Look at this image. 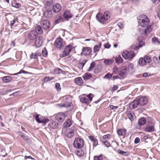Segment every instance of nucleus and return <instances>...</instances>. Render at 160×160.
<instances>
[{
	"label": "nucleus",
	"instance_id": "c756f323",
	"mask_svg": "<svg viewBox=\"0 0 160 160\" xmlns=\"http://www.w3.org/2000/svg\"><path fill=\"white\" fill-rule=\"evenodd\" d=\"M145 42L143 41H141L139 42V44L138 46H132V48L134 50H138L140 48L142 47L143 45H144Z\"/></svg>",
	"mask_w": 160,
	"mask_h": 160
},
{
	"label": "nucleus",
	"instance_id": "680f3d73",
	"mask_svg": "<svg viewBox=\"0 0 160 160\" xmlns=\"http://www.w3.org/2000/svg\"><path fill=\"white\" fill-rule=\"evenodd\" d=\"M117 25L121 29H123L124 28V25L121 22H118Z\"/></svg>",
	"mask_w": 160,
	"mask_h": 160
},
{
	"label": "nucleus",
	"instance_id": "7ed1b4c3",
	"mask_svg": "<svg viewBox=\"0 0 160 160\" xmlns=\"http://www.w3.org/2000/svg\"><path fill=\"white\" fill-rule=\"evenodd\" d=\"M155 123L152 121H148L146 127L144 128V131L148 132H152L155 131Z\"/></svg>",
	"mask_w": 160,
	"mask_h": 160
},
{
	"label": "nucleus",
	"instance_id": "de8ad7c7",
	"mask_svg": "<svg viewBox=\"0 0 160 160\" xmlns=\"http://www.w3.org/2000/svg\"><path fill=\"white\" fill-rule=\"evenodd\" d=\"M96 65V64L94 62H92L90 64V66L89 68L88 69V71H91L93 68L95 67Z\"/></svg>",
	"mask_w": 160,
	"mask_h": 160
},
{
	"label": "nucleus",
	"instance_id": "4c0bfd02",
	"mask_svg": "<svg viewBox=\"0 0 160 160\" xmlns=\"http://www.w3.org/2000/svg\"><path fill=\"white\" fill-rule=\"evenodd\" d=\"M41 53L38 52H37L34 53H32L31 55L30 58L31 59L36 58H37L38 56H40Z\"/></svg>",
	"mask_w": 160,
	"mask_h": 160
},
{
	"label": "nucleus",
	"instance_id": "f704fd0d",
	"mask_svg": "<svg viewBox=\"0 0 160 160\" xmlns=\"http://www.w3.org/2000/svg\"><path fill=\"white\" fill-rule=\"evenodd\" d=\"M35 31L37 33V34H41L43 32L41 26H38L35 28Z\"/></svg>",
	"mask_w": 160,
	"mask_h": 160
},
{
	"label": "nucleus",
	"instance_id": "a18cd8bd",
	"mask_svg": "<svg viewBox=\"0 0 160 160\" xmlns=\"http://www.w3.org/2000/svg\"><path fill=\"white\" fill-rule=\"evenodd\" d=\"M42 55L44 57H46L48 55L47 51L45 48H43L42 50Z\"/></svg>",
	"mask_w": 160,
	"mask_h": 160
},
{
	"label": "nucleus",
	"instance_id": "393cba45",
	"mask_svg": "<svg viewBox=\"0 0 160 160\" xmlns=\"http://www.w3.org/2000/svg\"><path fill=\"white\" fill-rule=\"evenodd\" d=\"M75 81L76 84L79 86L81 85L83 83V81L82 78L80 77L76 78Z\"/></svg>",
	"mask_w": 160,
	"mask_h": 160
},
{
	"label": "nucleus",
	"instance_id": "774afa93",
	"mask_svg": "<svg viewBox=\"0 0 160 160\" xmlns=\"http://www.w3.org/2000/svg\"><path fill=\"white\" fill-rule=\"evenodd\" d=\"M140 141V139L138 138H136L135 140H134V143L136 144L138 143Z\"/></svg>",
	"mask_w": 160,
	"mask_h": 160
},
{
	"label": "nucleus",
	"instance_id": "13d9d810",
	"mask_svg": "<svg viewBox=\"0 0 160 160\" xmlns=\"http://www.w3.org/2000/svg\"><path fill=\"white\" fill-rule=\"evenodd\" d=\"M111 137V135L110 134H107L103 136L102 138L103 139H109Z\"/></svg>",
	"mask_w": 160,
	"mask_h": 160
},
{
	"label": "nucleus",
	"instance_id": "864d4df0",
	"mask_svg": "<svg viewBox=\"0 0 160 160\" xmlns=\"http://www.w3.org/2000/svg\"><path fill=\"white\" fill-rule=\"evenodd\" d=\"M55 72L56 73H57L58 74L62 73H64L63 72H65L64 71H63L61 69H60V68H59L56 69L55 70Z\"/></svg>",
	"mask_w": 160,
	"mask_h": 160
},
{
	"label": "nucleus",
	"instance_id": "49530a36",
	"mask_svg": "<svg viewBox=\"0 0 160 160\" xmlns=\"http://www.w3.org/2000/svg\"><path fill=\"white\" fill-rule=\"evenodd\" d=\"M42 121H40L38 120V123H46L48 122L49 121V120L47 118H42Z\"/></svg>",
	"mask_w": 160,
	"mask_h": 160
},
{
	"label": "nucleus",
	"instance_id": "6e6552de",
	"mask_svg": "<svg viewBox=\"0 0 160 160\" xmlns=\"http://www.w3.org/2000/svg\"><path fill=\"white\" fill-rule=\"evenodd\" d=\"M38 36L37 33L34 30H32L29 32L27 36L28 38L30 40H33L36 39Z\"/></svg>",
	"mask_w": 160,
	"mask_h": 160
},
{
	"label": "nucleus",
	"instance_id": "a19ab883",
	"mask_svg": "<svg viewBox=\"0 0 160 160\" xmlns=\"http://www.w3.org/2000/svg\"><path fill=\"white\" fill-rule=\"evenodd\" d=\"M118 152L120 154H122L124 156H127L129 155L128 152H124L122 150L118 149Z\"/></svg>",
	"mask_w": 160,
	"mask_h": 160
},
{
	"label": "nucleus",
	"instance_id": "37998d69",
	"mask_svg": "<svg viewBox=\"0 0 160 160\" xmlns=\"http://www.w3.org/2000/svg\"><path fill=\"white\" fill-rule=\"evenodd\" d=\"M139 64L141 66H143L145 65L146 63L145 62L144 59L142 58H141L139 60Z\"/></svg>",
	"mask_w": 160,
	"mask_h": 160
},
{
	"label": "nucleus",
	"instance_id": "b1692460",
	"mask_svg": "<svg viewBox=\"0 0 160 160\" xmlns=\"http://www.w3.org/2000/svg\"><path fill=\"white\" fill-rule=\"evenodd\" d=\"M146 122V120L145 118H140L138 122V125L142 126L144 125Z\"/></svg>",
	"mask_w": 160,
	"mask_h": 160
},
{
	"label": "nucleus",
	"instance_id": "e433bc0d",
	"mask_svg": "<svg viewBox=\"0 0 160 160\" xmlns=\"http://www.w3.org/2000/svg\"><path fill=\"white\" fill-rule=\"evenodd\" d=\"M102 44L101 42H100L98 44L96 45L94 47V52L95 53L97 51H98L100 48L101 47Z\"/></svg>",
	"mask_w": 160,
	"mask_h": 160
},
{
	"label": "nucleus",
	"instance_id": "c9c22d12",
	"mask_svg": "<svg viewBox=\"0 0 160 160\" xmlns=\"http://www.w3.org/2000/svg\"><path fill=\"white\" fill-rule=\"evenodd\" d=\"M63 22V19L60 16L56 18V19L54 21V23L56 24L58 23Z\"/></svg>",
	"mask_w": 160,
	"mask_h": 160
},
{
	"label": "nucleus",
	"instance_id": "8fccbe9b",
	"mask_svg": "<svg viewBox=\"0 0 160 160\" xmlns=\"http://www.w3.org/2000/svg\"><path fill=\"white\" fill-rule=\"evenodd\" d=\"M43 117L40 116L39 115H37L36 116L35 119L37 122L38 123V120L40 121H42V119Z\"/></svg>",
	"mask_w": 160,
	"mask_h": 160
},
{
	"label": "nucleus",
	"instance_id": "1a4fd4ad",
	"mask_svg": "<svg viewBox=\"0 0 160 160\" xmlns=\"http://www.w3.org/2000/svg\"><path fill=\"white\" fill-rule=\"evenodd\" d=\"M41 24L44 29L48 30L50 28V22L47 20H42L41 22Z\"/></svg>",
	"mask_w": 160,
	"mask_h": 160
},
{
	"label": "nucleus",
	"instance_id": "9b49d317",
	"mask_svg": "<svg viewBox=\"0 0 160 160\" xmlns=\"http://www.w3.org/2000/svg\"><path fill=\"white\" fill-rule=\"evenodd\" d=\"M72 48V46L69 45L66 47L63 51V56H67L69 55Z\"/></svg>",
	"mask_w": 160,
	"mask_h": 160
},
{
	"label": "nucleus",
	"instance_id": "c03bdc74",
	"mask_svg": "<svg viewBox=\"0 0 160 160\" xmlns=\"http://www.w3.org/2000/svg\"><path fill=\"white\" fill-rule=\"evenodd\" d=\"M152 41L154 44L159 45L160 44V41L158 40V38L155 37H154L152 38Z\"/></svg>",
	"mask_w": 160,
	"mask_h": 160
},
{
	"label": "nucleus",
	"instance_id": "09e8293b",
	"mask_svg": "<svg viewBox=\"0 0 160 160\" xmlns=\"http://www.w3.org/2000/svg\"><path fill=\"white\" fill-rule=\"evenodd\" d=\"M146 63H148L151 61V58L148 56H145L143 58Z\"/></svg>",
	"mask_w": 160,
	"mask_h": 160
},
{
	"label": "nucleus",
	"instance_id": "ea45409f",
	"mask_svg": "<svg viewBox=\"0 0 160 160\" xmlns=\"http://www.w3.org/2000/svg\"><path fill=\"white\" fill-rule=\"evenodd\" d=\"M92 77V75L89 73H85L83 76V78L84 80H87Z\"/></svg>",
	"mask_w": 160,
	"mask_h": 160
},
{
	"label": "nucleus",
	"instance_id": "a211bd4d",
	"mask_svg": "<svg viewBox=\"0 0 160 160\" xmlns=\"http://www.w3.org/2000/svg\"><path fill=\"white\" fill-rule=\"evenodd\" d=\"M114 61V60L113 58L104 59L103 62L105 65L109 66L112 64Z\"/></svg>",
	"mask_w": 160,
	"mask_h": 160
},
{
	"label": "nucleus",
	"instance_id": "473e14b6",
	"mask_svg": "<svg viewBox=\"0 0 160 160\" xmlns=\"http://www.w3.org/2000/svg\"><path fill=\"white\" fill-rule=\"evenodd\" d=\"M76 152L77 155L80 157L82 156L84 153L83 150L81 148L76 151Z\"/></svg>",
	"mask_w": 160,
	"mask_h": 160
},
{
	"label": "nucleus",
	"instance_id": "7c9ffc66",
	"mask_svg": "<svg viewBox=\"0 0 160 160\" xmlns=\"http://www.w3.org/2000/svg\"><path fill=\"white\" fill-rule=\"evenodd\" d=\"M152 30V25H149L147 28L144 31V33L146 35L149 34Z\"/></svg>",
	"mask_w": 160,
	"mask_h": 160
},
{
	"label": "nucleus",
	"instance_id": "6e6d98bb",
	"mask_svg": "<svg viewBox=\"0 0 160 160\" xmlns=\"http://www.w3.org/2000/svg\"><path fill=\"white\" fill-rule=\"evenodd\" d=\"M55 88L58 91H60L61 89L60 85L59 83H57L55 84Z\"/></svg>",
	"mask_w": 160,
	"mask_h": 160
},
{
	"label": "nucleus",
	"instance_id": "a878e982",
	"mask_svg": "<svg viewBox=\"0 0 160 160\" xmlns=\"http://www.w3.org/2000/svg\"><path fill=\"white\" fill-rule=\"evenodd\" d=\"M12 79V77L9 76H4L2 78V80L5 82L8 83L11 81Z\"/></svg>",
	"mask_w": 160,
	"mask_h": 160
},
{
	"label": "nucleus",
	"instance_id": "f8f14e48",
	"mask_svg": "<svg viewBox=\"0 0 160 160\" xmlns=\"http://www.w3.org/2000/svg\"><path fill=\"white\" fill-rule=\"evenodd\" d=\"M42 37H38L36 39L35 45L36 47L39 48L41 46L42 44Z\"/></svg>",
	"mask_w": 160,
	"mask_h": 160
},
{
	"label": "nucleus",
	"instance_id": "bb28decb",
	"mask_svg": "<svg viewBox=\"0 0 160 160\" xmlns=\"http://www.w3.org/2000/svg\"><path fill=\"white\" fill-rule=\"evenodd\" d=\"M72 124L71 120L68 119L63 124V127L65 128H68L70 127Z\"/></svg>",
	"mask_w": 160,
	"mask_h": 160
},
{
	"label": "nucleus",
	"instance_id": "603ef678",
	"mask_svg": "<svg viewBox=\"0 0 160 160\" xmlns=\"http://www.w3.org/2000/svg\"><path fill=\"white\" fill-rule=\"evenodd\" d=\"M113 72L114 73L119 74V68H118L116 66H114L113 68Z\"/></svg>",
	"mask_w": 160,
	"mask_h": 160
},
{
	"label": "nucleus",
	"instance_id": "72a5a7b5",
	"mask_svg": "<svg viewBox=\"0 0 160 160\" xmlns=\"http://www.w3.org/2000/svg\"><path fill=\"white\" fill-rule=\"evenodd\" d=\"M53 4L52 0H45L44 4L45 6L49 7Z\"/></svg>",
	"mask_w": 160,
	"mask_h": 160
},
{
	"label": "nucleus",
	"instance_id": "f3484780",
	"mask_svg": "<svg viewBox=\"0 0 160 160\" xmlns=\"http://www.w3.org/2000/svg\"><path fill=\"white\" fill-rule=\"evenodd\" d=\"M63 17L65 19L68 20L69 18H72V15L69 11H66L63 14Z\"/></svg>",
	"mask_w": 160,
	"mask_h": 160
},
{
	"label": "nucleus",
	"instance_id": "412c9836",
	"mask_svg": "<svg viewBox=\"0 0 160 160\" xmlns=\"http://www.w3.org/2000/svg\"><path fill=\"white\" fill-rule=\"evenodd\" d=\"M126 131L127 130L126 129H120L117 130V132L119 135L123 136V137H124V136L126 134Z\"/></svg>",
	"mask_w": 160,
	"mask_h": 160
},
{
	"label": "nucleus",
	"instance_id": "dca6fc26",
	"mask_svg": "<svg viewBox=\"0 0 160 160\" xmlns=\"http://www.w3.org/2000/svg\"><path fill=\"white\" fill-rule=\"evenodd\" d=\"M55 46L58 48H60L62 46V40L61 38H58L56 40Z\"/></svg>",
	"mask_w": 160,
	"mask_h": 160
},
{
	"label": "nucleus",
	"instance_id": "bf43d9fd",
	"mask_svg": "<svg viewBox=\"0 0 160 160\" xmlns=\"http://www.w3.org/2000/svg\"><path fill=\"white\" fill-rule=\"evenodd\" d=\"M93 97V95L92 93H90L87 95V97L89 100V102L92 101V98Z\"/></svg>",
	"mask_w": 160,
	"mask_h": 160
},
{
	"label": "nucleus",
	"instance_id": "c85d7f7f",
	"mask_svg": "<svg viewBox=\"0 0 160 160\" xmlns=\"http://www.w3.org/2000/svg\"><path fill=\"white\" fill-rule=\"evenodd\" d=\"M74 134V131L72 130H68L66 133V136L69 138H71Z\"/></svg>",
	"mask_w": 160,
	"mask_h": 160
},
{
	"label": "nucleus",
	"instance_id": "4be33fe9",
	"mask_svg": "<svg viewBox=\"0 0 160 160\" xmlns=\"http://www.w3.org/2000/svg\"><path fill=\"white\" fill-rule=\"evenodd\" d=\"M128 71L130 74H132L135 71L134 65L132 63L129 64L128 67Z\"/></svg>",
	"mask_w": 160,
	"mask_h": 160
},
{
	"label": "nucleus",
	"instance_id": "4d7b16f0",
	"mask_svg": "<svg viewBox=\"0 0 160 160\" xmlns=\"http://www.w3.org/2000/svg\"><path fill=\"white\" fill-rule=\"evenodd\" d=\"M103 143L108 148L110 146V143L107 141H103Z\"/></svg>",
	"mask_w": 160,
	"mask_h": 160
},
{
	"label": "nucleus",
	"instance_id": "052dcab7",
	"mask_svg": "<svg viewBox=\"0 0 160 160\" xmlns=\"http://www.w3.org/2000/svg\"><path fill=\"white\" fill-rule=\"evenodd\" d=\"M54 78L53 77H46L45 78V80L47 82L53 79Z\"/></svg>",
	"mask_w": 160,
	"mask_h": 160
},
{
	"label": "nucleus",
	"instance_id": "9d476101",
	"mask_svg": "<svg viewBox=\"0 0 160 160\" xmlns=\"http://www.w3.org/2000/svg\"><path fill=\"white\" fill-rule=\"evenodd\" d=\"M82 54L84 56L89 55L92 51L91 48L88 47H84L82 50Z\"/></svg>",
	"mask_w": 160,
	"mask_h": 160
},
{
	"label": "nucleus",
	"instance_id": "58836bf2",
	"mask_svg": "<svg viewBox=\"0 0 160 160\" xmlns=\"http://www.w3.org/2000/svg\"><path fill=\"white\" fill-rule=\"evenodd\" d=\"M115 61L117 63H122L123 62L122 59L120 56H118L115 58Z\"/></svg>",
	"mask_w": 160,
	"mask_h": 160
},
{
	"label": "nucleus",
	"instance_id": "cd10ccee",
	"mask_svg": "<svg viewBox=\"0 0 160 160\" xmlns=\"http://www.w3.org/2000/svg\"><path fill=\"white\" fill-rule=\"evenodd\" d=\"M87 61V60L85 59L80 60L78 64V68L80 69H82Z\"/></svg>",
	"mask_w": 160,
	"mask_h": 160
},
{
	"label": "nucleus",
	"instance_id": "5fc2aeb1",
	"mask_svg": "<svg viewBox=\"0 0 160 160\" xmlns=\"http://www.w3.org/2000/svg\"><path fill=\"white\" fill-rule=\"evenodd\" d=\"M102 157L101 155L98 156H95L94 160H102Z\"/></svg>",
	"mask_w": 160,
	"mask_h": 160
},
{
	"label": "nucleus",
	"instance_id": "338daca9",
	"mask_svg": "<svg viewBox=\"0 0 160 160\" xmlns=\"http://www.w3.org/2000/svg\"><path fill=\"white\" fill-rule=\"evenodd\" d=\"M118 86H117V85L114 86V87L112 88V91L113 92H114V91H115V90H117L118 89Z\"/></svg>",
	"mask_w": 160,
	"mask_h": 160
},
{
	"label": "nucleus",
	"instance_id": "20e7f679",
	"mask_svg": "<svg viewBox=\"0 0 160 160\" xmlns=\"http://www.w3.org/2000/svg\"><path fill=\"white\" fill-rule=\"evenodd\" d=\"M122 55L124 59L130 60L134 56L135 53L132 51H125L123 52Z\"/></svg>",
	"mask_w": 160,
	"mask_h": 160
},
{
	"label": "nucleus",
	"instance_id": "39448f33",
	"mask_svg": "<svg viewBox=\"0 0 160 160\" xmlns=\"http://www.w3.org/2000/svg\"><path fill=\"white\" fill-rule=\"evenodd\" d=\"M84 145L83 140L79 138H76L73 143L74 147L77 148H81Z\"/></svg>",
	"mask_w": 160,
	"mask_h": 160
},
{
	"label": "nucleus",
	"instance_id": "5701e85b",
	"mask_svg": "<svg viewBox=\"0 0 160 160\" xmlns=\"http://www.w3.org/2000/svg\"><path fill=\"white\" fill-rule=\"evenodd\" d=\"M49 126L53 129H56L58 127V123L55 121H52L50 122Z\"/></svg>",
	"mask_w": 160,
	"mask_h": 160
},
{
	"label": "nucleus",
	"instance_id": "0eeeda50",
	"mask_svg": "<svg viewBox=\"0 0 160 160\" xmlns=\"http://www.w3.org/2000/svg\"><path fill=\"white\" fill-rule=\"evenodd\" d=\"M65 117L64 113L59 112L56 115L55 118L59 122H62L65 119Z\"/></svg>",
	"mask_w": 160,
	"mask_h": 160
},
{
	"label": "nucleus",
	"instance_id": "e2e57ef3",
	"mask_svg": "<svg viewBox=\"0 0 160 160\" xmlns=\"http://www.w3.org/2000/svg\"><path fill=\"white\" fill-rule=\"evenodd\" d=\"M71 103H66V107L69 108V110L72 109V108H71Z\"/></svg>",
	"mask_w": 160,
	"mask_h": 160
},
{
	"label": "nucleus",
	"instance_id": "79ce46f5",
	"mask_svg": "<svg viewBox=\"0 0 160 160\" xmlns=\"http://www.w3.org/2000/svg\"><path fill=\"white\" fill-rule=\"evenodd\" d=\"M80 101L84 103H89V101L87 98L82 97L81 98Z\"/></svg>",
	"mask_w": 160,
	"mask_h": 160
},
{
	"label": "nucleus",
	"instance_id": "2eb2a0df",
	"mask_svg": "<svg viewBox=\"0 0 160 160\" xmlns=\"http://www.w3.org/2000/svg\"><path fill=\"white\" fill-rule=\"evenodd\" d=\"M61 9V6L60 4L57 3L53 6V12L55 13L59 12Z\"/></svg>",
	"mask_w": 160,
	"mask_h": 160
},
{
	"label": "nucleus",
	"instance_id": "f257e3e1",
	"mask_svg": "<svg viewBox=\"0 0 160 160\" xmlns=\"http://www.w3.org/2000/svg\"><path fill=\"white\" fill-rule=\"evenodd\" d=\"M149 22V19L146 15L143 14L140 16L138 19L139 25L142 27H146L148 25Z\"/></svg>",
	"mask_w": 160,
	"mask_h": 160
},
{
	"label": "nucleus",
	"instance_id": "69168bd1",
	"mask_svg": "<svg viewBox=\"0 0 160 160\" xmlns=\"http://www.w3.org/2000/svg\"><path fill=\"white\" fill-rule=\"evenodd\" d=\"M104 47L105 48H109L111 47V45L108 43L104 44Z\"/></svg>",
	"mask_w": 160,
	"mask_h": 160
},
{
	"label": "nucleus",
	"instance_id": "6ab92c4d",
	"mask_svg": "<svg viewBox=\"0 0 160 160\" xmlns=\"http://www.w3.org/2000/svg\"><path fill=\"white\" fill-rule=\"evenodd\" d=\"M88 138L90 141L93 142V146L95 147L98 144V141L92 136H89Z\"/></svg>",
	"mask_w": 160,
	"mask_h": 160
},
{
	"label": "nucleus",
	"instance_id": "4468645a",
	"mask_svg": "<svg viewBox=\"0 0 160 160\" xmlns=\"http://www.w3.org/2000/svg\"><path fill=\"white\" fill-rule=\"evenodd\" d=\"M139 102V105L141 106L145 105L148 102V99L145 97H141L139 98L138 100Z\"/></svg>",
	"mask_w": 160,
	"mask_h": 160
},
{
	"label": "nucleus",
	"instance_id": "ddd939ff",
	"mask_svg": "<svg viewBox=\"0 0 160 160\" xmlns=\"http://www.w3.org/2000/svg\"><path fill=\"white\" fill-rule=\"evenodd\" d=\"M139 105L138 100H135L129 104V108L131 109H133L136 108Z\"/></svg>",
	"mask_w": 160,
	"mask_h": 160
},
{
	"label": "nucleus",
	"instance_id": "aec40b11",
	"mask_svg": "<svg viewBox=\"0 0 160 160\" xmlns=\"http://www.w3.org/2000/svg\"><path fill=\"white\" fill-rule=\"evenodd\" d=\"M52 11L51 10H46L44 12V16L46 18H50L52 16Z\"/></svg>",
	"mask_w": 160,
	"mask_h": 160
},
{
	"label": "nucleus",
	"instance_id": "3c124183",
	"mask_svg": "<svg viewBox=\"0 0 160 160\" xmlns=\"http://www.w3.org/2000/svg\"><path fill=\"white\" fill-rule=\"evenodd\" d=\"M12 6L13 7L18 8L21 6V4L19 3L15 2L12 3Z\"/></svg>",
	"mask_w": 160,
	"mask_h": 160
},
{
	"label": "nucleus",
	"instance_id": "423d86ee",
	"mask_svg": "<svg viewBox=\"0 0 160 160\" xmlns=\"http://www.w3.org/2000/svg\"><path fill=\"white\" fill-rule=\"evenodd\" d=\"M128 74L127 67L125 66H121L119 68V74L122 77H125Z\"/></svg>",
	"mask_w": 160,
	"mask_h": 160
},
{
	"label": "nucleus",
	"instance_id": "0e129e2a",
	"mask_svg": "<svg viewBox=\"0 0 160 160\" xmlns=\"http://www.w3.org/2000/svg\"><path fill=\"white\" fill-rule=\"evenodd\" d=\"M109 107L110 108V109L112 110L116 109L118 108V106H114L111 105L109 106Z\"/></svg>",
	"mask_w": 160,
	"mask_h": 160
},
{
	"label": "nucleus",
	"instance_id": "f03ea898",
	"mask_svg": "<svg viewBox=\"0 0 160 160\" xmlns=\"http://www.w3.org/2000/svg\"><path fill=\"white\" fill-rule=\"evenodd\" d=\"M110 18V13L108 11L104 12V14L98 13L96 16L97 20L100 23H103L106 20H108Z\"/></svg>",
	"mask_w": 160,
	"mask_h": 160
},
{
	"label": "nucleus",
	"instance_id": "2f4dec72",
	"mask_svg": "<svg viewBox=\"0 0 160 160\" xmlns=\"http://www.w3.org/2000/svg\"><path fill=\"white\" fill-rule=\"evenodd\" d=\"M126 114L131 121H133L134 119V114L130 112L129 111H127L126 112Z\"/></svg>",
	"mask_w": 160,
	"mask_h": 160
}]
</instances>
